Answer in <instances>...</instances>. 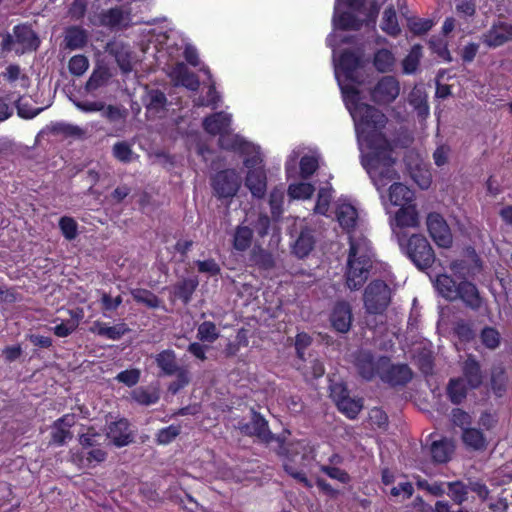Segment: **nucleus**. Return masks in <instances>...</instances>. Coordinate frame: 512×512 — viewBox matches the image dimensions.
Wrapping results in <instances>:
<instances>
[{
  "mask_svg": "<svg viewBox=\"0 0 512 512\" xmlns=\"http://www.w3.org/2000/svg\"><path fill=\"white\" fill-rule=\"evenodd\" d=\"M334 74L341 90L343 101L355 126L361 164L369 174L376 189L381 192L389 183V201L394 206L412 204L414 193L406 185L396 182L400 178L394 168L392 148L382 134L387 118L377 108L360 102L361 56L344 51L339 58L333 53Z\"/></svg>",
  "mask_w": 512,
  "mask_h": 512,
  "instance_id": "obj_1",
  "label": "nucleus"
},
{
  "mask_svg": "<svg viewBox=\"0 0 512 512\" xmlns=\"http://www.w3.org/2000/svg\"><path fill=\"white\" fill-rule=\"evenodd\" d=\"M350 251L345 273L346 284L351 290L360 289L366 282L372 267L373 252L370 241L364 236L350 234Z\"/></svg>",
  "mask_w": 512,
  "mask_h": 512,
  "instance_id": "obj_2",
  "label": "nucleus"
},
{
  "mask_svg": "<svg viewBox=\"0 0 512 512\" xmlns=\"http://www.w3.org/2000/svg\"><path fill=\"white\" fill-rule=\"evenodd\" d=\"M365 0H336L332 18L333 27L342 30H358L363 20L359 19L353 12H359L368 17H376L379 12V5L376 1L370 3L366 12Z\"/></svg>",
  "mask_w": 512,
  "mask_h": 512,
  "instance_id": "obj_3",
  "label": "nucleus"
},
{
  "mask_svg": "<svg viewBox=\"0 0 512 512\" xmlns=\"http://www.w3.org/2000/svg\"><path fill=\"white\" fill-rule=\"evenodd\" d=\"M244 166L247 168L245 186L255 198H263L267 188V177L264 169L260 148L245 157Z\"/></svg>",
  "mask_w": 512,
  "mask_h": 512,
  "instance_id": "obj_4",
  "label": "nucleus"
},
{
  "mask_svg": "<svg viewBox=\"0 0 512 512\" xmlns=\"http://www.w3.org/2000/svg\"><path fill=\"white\" fill-rule=\"evenodd\" d=\"M210 183L215 197L231 202L241 187V178L236 170L225 169L214 174Z\"/></svg>",
  "mask_w": 512,
  "mask_h": 512,
  "instance_id": "obj_5",
  "label": "nucleus"
},
{
  "mask_svg": "<svg viewBox=\"0 0 512 512\" xmlns=\"http://www.w3.org/2000/svg\"><path fill=\"white\" fill-rule=\"evenodd\" d=\"M302 153V148H296L288 155L285 162V172L288 178L296 173V165L299 158L300 176L303 179H308L318 169L320 154L317 151H309V153L303 155Z\"/></svg>",
  "mask_w": 512,
  "mask_h": 512,
  "instance_id": "obj_6",
  "label": "nucleus"
},
{
  "mask_svg": "<svg viewBox=\"0 0 512 512\" xmlns=\"http://www.w3.org/2000/svg\"><path fill=\"white\" fill-rule=\"evenodd\" d=\"M391 290L382 280L372 281L364 291V306L370 314H381L389 305Z\"/></svg>",
  "mask_w": 512,
  "mask_h": 512,
  "instance_id": "obj_7",
  "label": "nucleus"
},
{
  "mask_svg": "<svg viewBox=\"0 0 512 512\" xmlns=\"http://www.w3.org/2000/svg\"><path fill=\"white\" fill-rule=\"evenodd\" d=\"M405 249L408 257L419 269L429 268L434 263V251L428 240L422 235H412L408 239Z\"/></svg>",
  "mask_w": 512,
  "mask_h": 512,
  "instance_id": "obj_8",
  "label": "nucleus"
},
{
  "mask_svg": "<svg viewBox=\"0 0 512 512\" xmlns=\"http://www.w3.org/2000/svg\"><path fill=\"white\" fill-rule=\"evenodd\" d=\"M388 364V357L379 356L374 357L370 352L360 351L355 358V366L359 375L367 380L371 381L375 377L380 378V374L385 366Z\"/></svg>",
  "mask_w": 512,
  "mask_h": 512,
  "instance_id": "obj_9",
  "label": "nucleus"
},
{
  "mask_svg": "<svg viewBox=\"0 0 512 512\" xmlns=\"http://www.w3.org/2000/svg\"><path fill=\"white\" fill-rule=\"evenodd\" d=\"M399 210L395 213L394 218L391 220V228L396 235L398 243L401 247L404 246L405 235L397 229L402 228H416L419 225V215L416 206L407 204L399 206Z\"/></svg>",
  "mask_w": 512,
  "mask_h": 512,
  "instance_id": "obj_10",
  "label": "nucleus"
},
{
  "mask_svg": "<svg viewBox=\"0 0 512 512\" xmlns=\"http://www.w3.org/2000/svg\"><path fill=\"white\" fill-rule=\"evenodd\" d=\"M427 229L433 241L442 248L452 245L453 237L445 219L438 213H430L427 216Z\"/></svg>",
  "mask_w": 512,
  "mask_h": 512,
  "instance_id": "obj_11",
  "label": "nucleus"
},
{
  "mask_svg": "<svg viewBox=\"0 0 512 512\" xmlns=\"http://www.w3.org/2000/svg\"><path fill=\"white\" fill-rule=\"evenodd\" d=\"M400 94V83L394 76H383L371 90V98L378 104H389Z\"/></svg>",
  "mask_w": 512,
  "mask_h": 512,
  "instance_id": "obj_12",
  "label": "nucleus"
},
{
  "mask_svg": "<svg viewBox=\"0 0 512 512\" xmlns=\"http://www.w3.org/2000/svg\"><path fill=\"white\" fill-rule=\"evenodd\" d=\"M331 396L338 409L350 419H354L363 407L362 400L350 398L342 384L332 386Z\"/></svg>",
  "mask_w": 512,
  "mask_h": 512,
  "instance_id": "obj_13",
  "label": "nucleus"
},
{
  "mask_svg": "<svg viewBox=\"0 0 512 512\" xmlns=\"http://www.w3.org/2000/svg\"><path fill=\"white\" fill-rule=\"evenodd\" d=\"M413 373L407 364H392L388 358V364L380 374V379L390 386H403L412 379Z\"/></svg>",
  "mask_w": 512,
  "mask_h": 512,
  "instance_id": "obj_14",
  "label": "nucleus"
},
{
  "mask_svg": "<svg viewBox=\"0 0 512 512\" xmlns=\"http://www.w3.org/2000/svg\"><path fill=\"white\" fill-rule=\"evenodd\" d=\"M489 48H497L512 40V24L507 22L494 23L481 37Z\"/></svg>",
  "mask_w": 512,
  "mask_h": 512,
  "instance_id": "obj_15",
  "label": "nucleus"
},
{
  "mask_svg": "<svg viewBox=\"0 0 512 512\" xmlns=\"http://www.w3.org/2000/svg\"><path fill=\"white\" fill-rule=\"evenodd\" d=\"M241 433L248 436H256L262 442L269 443L274 439L268 428V422L259 413L254 412L251 421L239 423Z\"/></svg>",
  "mask_w": 512,
  "mask_h": 512,
  "instance_id": "obj_16",
  "label": "nucleus"
},
{
  "mask_svg": "<svg viewBox=\"0 0 512 512\" xmlns=\"http://www.w3.org/2000/svg\"><path fill=\"white\" fill-rule=\"evenodd\" d=\"M100 24L110 29L125 28L131 24L129 8L114 7L103 11L99 15Z\"/></svg>",
  "mask_w": 512,
  "mask_h": 512,
  "instance_id": "obj_17",
  "label": "nucleus"
},
{
  "mask_svg": "<svg viewBox=\"0 0 512 512\" xmlns=\"http://www.w3.org/2000/svg\"><path fill=\"white\" fill-rule=\"evenodd\" d=\"M219 145L223 149L237 151L245 155V157L250 156L252 153H255V151L259 149V146L246 141L240 135L232 134L230 129L228 132L220 135Z\"/></svg>",
  "mask_w": 512,
  "mask_h": 512,
  "instance_id": "obj_18",
  "label": "nucleus"
},
{
  "mask_svg": "<svg viewBox=\"0 0 512 512\" xmlns=\"http://www.w3.org/2000/svg\"><path fill=\"white\" fill-rule=\"evenodd\" d=\"M15 43L17 46L15 52L23 54L26 51L36 50L39 46V40L34 31L25 25H17L13 28Z\"/></svg>",
  "mask_w": 512,
  "mask_h": 512,
  "instance_id": "obj_19",
  "label": "nucleus"
},
{
  "mask_svg": "<svg viewBox=\"0 0 512 512\" xmlns=\"http://www.w3.org/2000/svg\"><path fill=\"white\" fill-rule=\"evenodd\" d=\"M332 327L340 332L347 333L352 324V311L351 307L346 302H339L334 306L330 316Z\"/></svg>",
  "mask_w": 512,
  "mask_h": 512,
  "instance_id": "obj_20",
  "label": "nucleus"
},
{
  "mask_svg": "<svg viewBox=\"0 0 512 512\" xmlns=\"http://www.w3.org/2000/svg\"><path fill=\"white\" fill-rule=\"evenodd\" d=\"M107 438L117 447L128 445L132 441L129 423L126 419H119L109 424Z\"/></svg>",
  "mask_w": 512,
  "mask_h": 512,
  "instance_id": "obj_21",
  "label": "nucleus"
},
{
  "mask_svg": "<svg viewBox=\"0 0 512 512\" xmlns=\"http://www.w3.org/2000/svg\"><path fill=\"white\" fill-rule=\"evenodd\" d=\"M232 122V115L226 112L211 114L203 120L204 130L211 135H222L228 132Z\"/></svg>",
  "mask_w": 512,
  "mask_h": 512,
  "instance_id": "obj_22",
  "label": "nucleus"
},
{
  "mask_svg": "<svg viewBox=\"0 0 512 512\" xmlns=\"http://www.w3.org/2000/svg\"><path fill=\"white\" fill-rule=\"evenodd\" d=\"M169 75L176 85L184 86L191 91H197L200 86L196 74L190 72L184 63L173 66Z\"/></svg>",
  "mask_w": 512,
  "mask_h": 512,
  "instance_id": "obj_23",
  "label": "nucleus"
},
{
  "mask_svg": "<svg viewBox=\"0 0 512 512\" xmlns=\"http://www.w3.org/2000/svg\"><path fill=\"white\" fill-rule=\"evenodd\" d=\"M254 230L244 222L237 225L231 233V244L235 251H247L253 242Z\"/></svg>",
  "mask_w": 512,
  "mask_h": 512,
  "instance_id": "obj_24",
  "label": "nucleus"
},
{
  "mask_svg": "<svg viewBox=\"0 0 512 512\" xmlns=\"http://www.w3.org/2000/svg\"><path fill=\"white\" fill-rule=\"evenodd\" d=\"M459 298L462 302L472 310H479L483 300L479 294L477 287L469 281H461L458 283Z\"/></svg>",
  "mask_w": 512,
  "mask_h": 512,
  "instance_id": "obj_25",
  "label": "nucleus"
},
{
  "mask_svg": "<svg viewBox=\"0 0 512 512\" xmlns=\"http://www.w3.org/2000/svg\"><path fill=\"white\" fill-rule=\"evenodd\" d=\"M74 424V416L64 415L54 422L52 430V442L56 445H63L65 442L72 438L70 428Z\"/></svg>",
  "mask_w": 512,
  "mask_h": 512,
  "instance_id": "obj_26",
  "label": "nucleus"
},
{
  "mask_svg": "<svg viewBox=\"0 0 512 512\" xmlns=\"http://www.w3.org/2000/svg\"><path fill=\"white\" fill-rule=\"evenodd\" d=\"M336 217L340 226L350 234L356 226L358 213L356 208L350 203L339 202L337 204Z\"/></svg>",
  "mask_w": 512,
  "mask_h": 512,
  "instance_id": "obj_27",
  "label": "nucleus"
},
{
  "mask_svg": "<svg viewBox=\"0 0 512 512\" xmlns=\"http://www.w3.org/2000/svg\"><path fill=\"white\" fill-rule=\"evenodd\" d=\"M198 285L199 281L196 277L184 278L170 288V293L184 304H188Z\"/></svg>",
  "mask_w": 512,
  "mask_h": 512,
  "instance_id": "obj_28",
  "label": "nucleus"
},
{
  "mask_svg": "<svg viewBox=\"0 0 512 512\" xmlns=\"http://www.w3.org/2000/svg\"><path fill=\"white\" fill-rule=\"evenodd\" d=\"M155 362L162 373L168 376L182 370L177 363L176 353L171 349L161 351L155 356Z\"/></svg>",
  "mask_w": 512,
  "mask_h": 512,
  "instance_id": "obj_29",
  "label": "nucleus"
},
{
  "mask_svg": "<svg viewBox=\"0 0 512 512\" xmlns=\"http://www.w3.org/2000/svg\"><path fill=\"white\" fill-rule=\"evenodd\" d=\"M409 104L414 107L420 118L425 119L429 115L427 93L423 86L416 85L410 92Z\"/></svg>",
  "mask_w": 512,
  "mask_h": 512,
  "instance_id": "obj_30",
  "label": "nucleus"
},
{
  "mask_svg": "<svg viewBox=\"0 0 512 512\" xmlns=\"http://www.w3.org/2000/svg\"><path fill=\"white\" fill-rule=\"evenodd\" d=\"M91 332L106 337L110 340H119L123 335H125L129 328L126 326V324H117L114 326H108L107 324L96 321L93 326L91 327Z\"/></svg>",
  "mask_w": 512,
  "mask_h": 512,
  "instance_id": "obj_31",
  "label": "nucleus"
},
{
  "mask_svg": "<svg viewBox=\"0 0 512 512\" xmlns=\"http://www.w3.org/2000/svg\"><path fill=\"white\" fill-rule=\"evenodd\" d=\"M435 287L438 292L447 300L455 301L459 298L458 284L454 281V279L447 275L441 274L436 278Z\"/></svg>",
  "mask_w": 512,
  "mask_h": 512,
  "instance_id": "obj_32",
  "label": "nucleus"
},
{
  "mask_svg": "<svg viewBox=\"0 0 512 512\" xmlns=\"http://www.w3.org/2000/svg\"><path fill=\"white\" fill-rule=\"evenodd\" d=\"M65 45L70 50L80 49L87 43V32L78 26H71L65 31Z\"/></svg>",
  "mask_w": 512,
  "mask_h": 512,
  "instance_id": "obj_33",
  "label": "nucleus"
},
{
  "mask_svg": "<svg viewBox=\"0 0 512 512\" xmlns=\"http://www.w3.org/2000/svg\"><path fill=\"white\" fill-rule=\"evenodd\" d=\"M380 28L384 33L391 37H397L400 34L401 28L393 6H389L384 10Z\"/></svg>",
  "mask_w": 512,
  "mask_h": 512,
  "instance_id": "obj_34",
  "label": "nucleus"
},
{
  "mask_svg": "<svg viewBox=\"0 0 512 512\" xmlns=\"http://www.w3.org/2000/svg\"><path fill=\"white\" fill-rule=\"evenodd\" d=\"M395 64L396 58L391 50L382 48L375 52L373 65L378 72H390L393 70Z\"/></svg>",
  "mask_w": 512,
  "mask_h": 512,
  "instance_id": "obj_35",
  "label": "nucleus"
},
{
  "mask_svg": "<svg viewBox=\"0 0 512 512\" xmlns=\"http://www.w3.org/2000/svg\"><path fill=\"white\" fill-rule=\"evenodd\" d=\"M314 246V237L310 229H303L293 246V252L300 258L307 256Z\"/></svg>",
  "mask_w": 512,
  "mask_h": 512,
  "instance_id": "obj_36",
  "label": "nucleus"
},
{
  "mask_svg": "<svg viewBox=\"0 0 512 512\" xmlns=\"http://www.w3.org/2000/svg\"><path fill=\"white\" fill-rule=\"evenodd\" d=\"M463 374H464L465 380L468 382V385L471 388L478 387L482 382L480 365L475 359H473L471 357H469L464 362Z\"/></svg>",
  "mask_w": 512,
  "mask_h": 512,
  "instance_id": "obj_37",
  "label": "nucleus"
},
{
  "mask_svg": "<svg viewBox=\"0 0 512 512\" xmlns=\"http://www.w3.org/2000/svg\"><path fill=\"white\" fill-rule=\"evenodd\" d=\"M144 102L149 112L158 113L165 109L167 98L162 91L151 89L147 92Z\"/></svg>",
  "mask_w": 512,
  "mask_h": 512,
  "instance_id": "obj_38",
  "label": "nucleus"
},
{
  "mask_svg": "<svg viewBox=\"0 0 512 512\" xmlns=\"http://www.w3.org/2000/svg\"><path fill=\"white\" fill-rule=\"evenodd\" d=\"M453 446L447 440L434 441L430 447L432 459L437 463H445L450 459Z\"/></svg>",
  "mask_w": 512,
  "mask_h": 512,
  "instance_id": "obj_39",
  "label": "nucleus"
},
{
  "mask_svg": "<svg viewBox=\"0 0 512 512\" xmlns=\"http://www.w3.org/2000/svg\"><path fill=\"white\" fill-rule=\"evenodd\" d=\"M133 299L148 308L156 309L160 307L161 300L150 290L143 288H134L130 290Z\"/></svg>",
  "mask_w": 512,
  "mask_h": 512,
  "instance_id": "obj_40",
  "label": "nucleus"
},
{
  "mask_svg": "<svg viewBox=\"0 0 512 512\" xmlns=\"http://www.w3.org/2000/svg\"><path fill=\"white\" fill-rule=\"evenodd\" d=\"M462 439L467 446L474 450H483L487 445L483 433L476 428H464Z\"/></svg>",
  "mask_w": 512,
  "mask_h": 512,
  "instance_id": "obj_41",
  "label": "nucleus"
},
{
  "mask_svg": "<svg viewBox=\"0 0 512 512\" xmlns=\"http://www.w3.org/2000/svg\"><path fill=\"white\" fill-rule=\"evenodd\" d=\"M71 320L61 322L60 324L52 328L54 334L58 337H67L72 334L78 327L79 320L82 318V311L74 312L70 311Z\"/></svg>",
  "mask_w": 512,
  "mask_h": 512,
  "instance_id": "obj_42",
  "label": "nucleus"
},
{
  "mask_svg": "<svg viewBox=\"0 0 512 512\" xmlns=\"http://www.w3.org/2000/svg\"><path fill=\"white\" fill-rule=\"evenodd\" d=\"M9 101L15 103L17 113L21 118L32 119L43 110V108L31 107V105L28 102H25L21 96L15 95L14 93H11L9 96Z\"/></svg>",
  "mask_w": 512,
  "mask_h": 512,
  "instance_id": "obj_43",
  "label": "nucleus"
},
{
  "mask_svg": "<svg viewBox=\"0 0 512 512\" xmlns=\"http://www.w3.org/2000/svg\"><path fill=\"white\" fill-rule=\"evenodd\" d=\"M220 336L216 325L211 321L202 322L197 329V338L202 342L213 343Z\"/></svg>",
  "mask_w": 512,
  "mask_h": 512,
  "instance_id": "obj_44",
  "label": "nucleus"
},
{
  "mask_svg": "<svg viewBox=\"0 0 512 512\" xmlns=\"http://www.w3.org/2000/svg\"><path fill=\"white\" fill-rule=\"evenodd\" d=\"M447 393L454 404H459L466 397L467 390L463 379H451L447 387Z\"/></svg>",
  "mask_w": 512,
  "mask_h": 512,
  "instance_id": "obj_45",
  "label": "nucleus"
},
{
  "mask_svg": "<svg viewBox=\"0 0 512 512\" xmlns=\"http://www.w3.org/2000/svg\"><path fill=\"white\" fill-rule=\"evenodd\" d=\"M448 493L447 495L452 499V501L457 505H462L467 500L468 488L467 486L460 482H448Z\"/></svg>",
  "mask_w": 512,
  "mask_h": 512,
  "instance_id": "obj_46",
  "label": "nucleus"
},
{
  "mask_svg": "<svg viewBox=\"0 0 512 512\" xmlns=\"http://www.w3.org/2000/svg\"><path fill=\"white\" fill-rule=\"evenodd\" d=\"M421 58V46L415 45L409 54L402 61L403 73L413 74L416 72Z\"/></svg>",
  "mask_w": 512,
  "mask_h": 512,
  "instance_id": "obj_47",
  "label": "nucleus"
},
{
  "mask_svg": "<svg viewBox=\"0 0 512 512\" xmlns=\"http://www.w3.org/2000/svg\"><path fill=\"white\" fill-rule=\"evenodd\" d=\"M314 191V186L306 182L293 183L288 187V195L292 199H309Z\"/></svg>",
  "mask_w": 512,
  "mask_h": 512,
  "instance_id": "obj_48",
  "label": "nucleus"
},
{
  "mask_svg": "<svg viewBox=\"0 0 512 512\" xmlns=\"http://www.w3.org/2000/svg\"><path fill=\"white\" fill-rule=\"evenodd\" d=\"M131 397L134 401L142 405L155 404L159 400V394L155 390L139 387L133 390Z\"/></svg>",
  "mask_w": 512,
  "mask_h": 512,
  "instance_id": "obj_49",
  "label": "nucleus"
},
{
  "mask_svg": "<svg viewBox=\"0 0 512 512\" xmlns=\"http://www.w3.org/2000/svg\"><path fill=\"white\" fill-rule=\"evenodd\" d=\"M482 344L491 350L498 348L501 342V335L497 329L493 327H485L480 334Z\"/></svg>",
  "mask_w": 512,
  "mask_h": 512,
  "instance_id": "obj_50",
  "label": "nucleus"
},
{
  "mask_svg": "<svg viewBox=\"0 0 512 512\" xmlns=\"http://www.w3.org/2000/svg\"><path fill=\"white\" fill-rule=\"evenodd\" d=\"M251 260L262 269H270L274 266L272 254L262 248L253 250Z\"/></svg>",
  "mask_w": 512,
  "mask_h": 512,
  "instance_id": "obj_51",
  "label": "nucleus"
},
{
  "mask_svg": "<svg viewBox=\"0 0 512 512\" xmlns=\"http://www.w3.org/2000/svg\"><path fill=\"white\" fill-rule=\"evenodd\" d=\"M221 102V96L216 91L215 84L211 81L209 85V89L207 92V97H199L197 98L194 103L196 106H210L213 109L217 108L219 103Z\"/></svg>",
  "mask_w": 512,
  "mask_h": 512,
  "instance_id": "obj_52",
  "label": "nucleus"
},
{
  "mask_svg": "<svg viewBox=\"0 0 512 512\" xmlns=\"http://www.w3.org/2000/svg\"><path fill=\"white\" fill-rule=\"evenodd\" d=\"M89 67V61L84 55L73 56L68 64L69 72L74 76H82Z\"/></svg>",
  "mask_w": 512,
  "mask_h": 512,
  "instance_id": "obj_53",
  "label": "nucleus"
},
{
  "mask_svg": "<svg viewBox=\"0 0 512 512\" xmlns=\"http://www.w3.org/2000/svg\"><path fill=\"white\" fill-rule=\"evenodd\" d=\"M332 198L331 188H321L318 192L317 202L314 211L321 215H326L329 210Z\"/></svg>",
  "mask_w": 512,
  "mask_h": 512,
  "instance_id": "obj_54",
  "label": "nucleus"
},
{
  "mask_svg": "<svg viewBox=\"0 0 512 512\" xmlns=\"http://www.w3.org/2000/svg\"><path fill=\"white\" fill-rule=\"evenodd\" d=\"M113 155L119 161L128 163L133 160L134 153L127 142H117L113 146Z\"/></svg>",
  "mask_w": 512,
  "mask_h": 512,
  "instance_id": "obj_55",
  "label": "nucleus"
},
{
  "mask_svg": "<svg viewBox=\"0 0 512 512\" xmlns=\"http://www.w3.org/2000/svg\"><path fill=\"white\" fill-rule=\"evenodd\" d=\"M284 202V191L281 188H275L270 192L269 205L273 216H279L282 213Z\"/></svg>",
  "mask_w": 512,
  "mask_h": 512,
  "instance_id": "obj_56",
  "label": "nucleus"
},
{
  "mask_svg": "<svg viewBox=\"0 0 512 512\" xmlns=\"http://www.w3.org/2000/svg\"><path fill=\"white\" fill-rule=\"evenodd\" d=\"M3 77L9 81L10 83H14L17 80H20L21 86L23 88H27L29 84V79L27 76H21V70L18 65L11 64L6 68V71L3 73Z\"/></svg>",
  "mask_w": 512,
  "mask_h": 512,
  "instance_id": "obj_57",
  "label": "nucleus"
},
{
  "mask_svg": "<svg viewBox=\"0 0 512 512\" xmlns=\"http://www.w3.org/2000/svg\"><path fill=\"white\" fill-rule=\"evenodd\" d=\"M59 227L67 240H73L77 236V223L71 218L64 216L59 221Z\"/></svg>",
  "mask_w": 512,
  "mask_h": 512,
  "instance_id": "obj_58",
  "label": "nucleus"
},
{
  "mask_svg": "<svg viewBox=\"0 0 512 512\" xmlns=\"http://www.w3.org/2000/svg\"><path fill=\"white\" fill-rule=\"evenodd\" d=\"M407 25L412 33L421 35L432 28L433 22L429 19L410 18L408 19Z\"/></svg>",
  "mask_w": 512,
  "mask_h": 512,
  "instance_id": "obj_59",
  "label": "nucleus"
},
{
  "mask_svg": "<svg viewBox=\"0 0 512 512\" xmlns=\"http://www.w3.org/2000/svg\"><path fill=\"white\" fill-rule=\"evenodd\" d=\"M180 431L181 428L178 425H170L162 428L157 433V442L164 445L169 444L180 434Z\"/></svg>",
  "mask_w": 512,
  "mask_h": 512,
  "instance_id": "obj_60",
  "label": "nucleus"
},
{
  "mask_svg": "<svg viewBox=\"0 0 512 512\" xmlns=\"http://www.w3.org/2000/svg\"><path fill=\"white\" fill-rule=\"evenodd\" d=\"M320 470L328 477L335 479L343 484H346L350 481L349 474L338 467L331 465H321Z\"/></svg>",
  "mask_w": 512,
  "mask_h": 512,
  "instance_id": "obj_61",
  "label": "nucleus"
},
{
  "mask_svg": "<svg viewBox=\"0 0 512 512\" xmlns=\"http://www.w3.org/2000/svg\"><path fill=\"white\" fill-rule=\"evenodd\" d=\"M140 379V371L138 369H130L121 371L117 376L116 380L125 385L132 387L138 383Z\"/></svg>",
  "mask_w": 512,
  "mask_h": 512,
  "instance_id": "obj_62",
  "label": "nucleus"
},
{
  "mask_svg": "<svg viewBox=\"0 0 512 512\" xmlns=\"http://www.w3.org/2000/svg\"><path fill=\"white\" fill-rule=\"evenodd\" d=\"M429 44L433 51L437 53L439 57L443 58L448 62L452 60L450 52L447 47V42L445 40L440 38L431 39Z\"/></svg>",
  "mask_w": 512,
  "mask_h": 512,
  "instance_id": "obj_63",
  "label": "nucleus"
},
{
  "mask_svg": "<svg viewBox=\"0 0 512 512\" xmlns=\"http://www.w3.org/2000/svg\"><path fill=\"white\" fill-rule=\"evenodd\" d=\"M116 61L121 71L125 74L133 70L132 54L129 51H121L116 54Z\"/></svg>",
  "mask_w": 512,
  "mask_h": 512,
  "instance_id": "obj_64",
  "label": "nucleus"
}]
</instances>
